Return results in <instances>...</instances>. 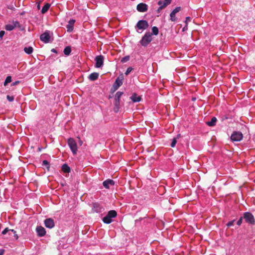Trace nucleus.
Listing matches in <instances>:
<instances>
[{
	"label": "nucleus",
	"instance_id": "nucleus-7",
	"mask_svg": "<svg viewBox=\"0 0 255 255\" xmlns=\"http://www.w3.org/2000/svg\"><path fill=\"white\" fill-rule=\"evenodd\" d=\"M16 27H20L19 22L13 21L11 23L6 24L5 26V29L8 31H11Z\"/></svg>",
	"mask_w": 255,
	"mask_h": 255
},
{
	"label": "nucleus",
	"instance_id": "nucleus-40",
	"mask_svg": "<svg viewBox=\"0 0 255 255\" xmlns=\"http://www.w3.org/2000/svg\"><path fill=\"white\" fill-rule=\"evenodd\" d=\"M4 33H5V32H4V31H1L0 32V37L1 38H2V37L3 36L4 34Z\"/></svg>",
	"mask_w": 255,
	"mask_h": 255
},
{
	"label": "nucleus",
	"instance_id": "nucleus-47",
	"mask_svg": "<svg viewBox=\"0 0 255 255\" xmlns=\"http://www.w3.org/2000/svg\"><path fill=\"white\" fill-rule=\"evenodd\" d=\"M39 7H40V5H39V4H38V8L39 9Z\"/></svg>",
	"mask_w": 255,
	"mask_h": 255
},
{
	"label": "nucleus",
	"instance_id": "nucleus-10",
	"mask_svg": "<svg viewBox=\"0 0 255 255\" xmlns=\"http://www.w3.org/2000/svg\"><path fill=\"white\" fill-rule=\"evenodd\" d=\"M40 40L44 43H48L49 41L50 35L48 31H45L40 36Z\"/></svg>",
	"mask_w": 255,
	"mask_h": 255
},
{
	"label": "nucleus",
	"instance_id": "nucleus-5",
	"mask_svg": "<svg viewBox=\"0 0 255 255\" xmlns=\"http://www.w3.org/2000/svg\"><path fill=\"white\" fill-rule=\"evenodd\" d=\"M243 138V134L240 131H234L231 136V139L233 141H241Z\"/></svg>",
	"mask_w": 255,
	"mask_h": 255
},
{
	"label": "nucleus",
	"instance_id": "nucleus-4",
	"mask_svg": "<svg viewBox=\"0 0 255 255\" xmlns=\"http://www.w3.org/2000/svg\"><path fill=\"white\" fill-rule=\"evenodd\" d=\"M244 218L246 222L249 224L254 225L255 223L254 217L250 212H245L244 214Z\"/></svg>",
	"mask_w": 255,
	"mask_h": 255
},
{
	"label": "nucleus",
	"instance_id": "nucleus-35",
	"mask_svg": "<svg viewBox=\"0 0 255 255\" xmlns=\"http://www.w3.org/2000/svg\"><path fill=\"white\" fill-rule=\"evenodd\" d=\"M243 218L242 217L240 218V219L238 221L237 224L238 226H240L242 223Z\"/></svg>",
	"mask_w": 255,
	"mask_h": 255
},
{
	"label": "nucleus",
	"instance_id": "nucleus-37",
	"mask_svg": "<svg viewBox=\"0 0 255 255\" xmlns=\"http://www.w3.org/2000/svg\"><path fill=\"white\" fill-rule=\"evenodd\" d=\"M42 165L45 166L49 165V162L48 161L44 160L42 161Z\"/></svg>",
	"mask_w": 255,
	"mask_h": 255
},
{
	"label": "nucleus",
	"instance_id": "nucleus-3",
	"mask_svg": "<svg viewBox=\"0 0 255 255\" xmlns=\"http://www.w3.org/2000/svg\"><path fill=\"white\" fill-rule=\"evenodd\" d=\"M68 144L73 154H76L77 151V145L76 141L73 138H70L68 140Z\"/></svg>",
	"mask_w": 255,
	"mask_h": 255
},
{
	"label": "nucleus",
	"instance_id": "nucleus-15",
	"mask_svg": "<svg viewBox=\"0 0 255 255\" xmlns=\"http://www.w3.org/2000/svg\"><path fill=\"white\" fill-rule=\"evenodd\" d=\"M75 22L74 19H71L69 21V23L67 25L66 27L68 32H71L73 29V25Z\"/></svg>",
	"mask_w": 255,
	"mask_h": 255
},
{
	"label": "nucleus",
	"instance_id": "nucleus-34",
	"mask_svg": "<svg viewBox=\"0 0 255 255\" xmlns=\"http://www.w3.org/2000/svg\"><path fill=\"white\" fill-rule=\"evenodd\" d=\"M8 231H10V230H9L8 228H5L4 230L2 232V234L5 235L7 233Z\"/></svg>",
	"mask_w": 255,
	"mask_h": 255
},
{
	"label": "nucleus",
	"instance_id": "nucleus-13",
	"mask_svg": "<svg viewBox=\"0 0 255 255\" xmlns=\"http://www.w3.org/2000/svg\"><path fill=\"white\" fill-rule=\"evenodd\" d=\"M36 231L37 233V235L39 237H43L46 234L45 229L41 226L37 227Z\"/></svg>",
	"mask_w": 255,
	"mask_h": 255
},
{
	"label": "nucleus",
	"instance_id": "nucleus-12",
	"mask_svg": "<svg viewBox=\"0 0 255 255\" xmlns=\"http://www.w3.org/2000/svg\"><path fill=\"white\" fill-rule=\"evenodd\" d=\"M45 226L49 229H51L54 226V222L53 219L51 218L46 219L44 221Z\"/></svg>",
	"mask_w": 255,
	"mask_h": 255
},
{
	"label": "nucleus",
	"instance_id": "nucleus-30",
	"mask_svg": "<svg viewBox=\"0 0 255 255\" xmlns=\"http://www.w3.org/2000/svg\"><path fill=\"white\" fill-rule=\"evenodd\" d=\"M7 100L9 102H12L14 100V97L9 95L6 96Z\"/></svg>",
	"mask_w": 255,
	"mask_h": 255
},
{
	"label": "nucleus",
	"instance_id": "nucleus-1",
	"mask_svg": "<svg viewBox=\"0 0 255 255\" xmlns=\"http://www.w3.org/2000/svg\"><path fill=\"white\" fill-rule=\"evenodd\" d=\"M117 215L115 210L110 211L106 216L103 218V221L106 224H110L112 222V218H115Z\"/></svg>",
	"mask_w": 255,
	"mask_h": 255
},
{
	"label": "nucleus",
	"instance_id": "nucleus-2",
	"mask_svg": "<svg viewBox=\"0 0 255 255\" xmlns=\"http://www.w3.org/2000/svg\"><path fill=\"white\" fill-rule=\"evenodd\" d=\"M152 34L149 32H146L140 41L141 45L146 46L152 41Z\"/></svg>",
	"mask_w": 255,
	"mask_h": 255
},
{
	"label": "nucleus",
	"instance_id": "nucleus-32",
	"mask_svg": "<svg viewBox=\"0 0 255 255\" xmlns=\"http://www.w3.org/2000/svg\"><path fill=\"white\" fill-rule=\"evenodd\" d=\"M132 68L128 67L125 73L126 75H128L132 71Z\"/></svg>",
	"mask_w": 255,
	"mask_h": 255
},
{
	"label": "nucleus",
	"instance_id": "nucleus-21",
	"mask_svg": "<svg viewBox=\"0 0 255 255\" xmlns=\"http://www.w3.org/2000/svg\"><path fill=\"white\" fill-rule=\"evenodd\" d=\"M62 170L65 173H69L70 171V167L66 164H64L62 165Z\"/></svg>",
	"mask_w": 255,
	"mask_h": 255
},
{
	"label": "nucleus",
	"instance_id": "nucleus-9",
	"mask_svg": "<svg viewBox=\"0 0 255 255\" xmlns=\"http://www.w3.org/2000/svg\"><path fill=\"white\" fill-rule=\"evenodd\" d=\"M104 56L102 55H99L96 57L95 61L96 64L95 67L96 68H100L101 67L104 63Z\"/></svg>",
	"mask_w": 255,
	"mask_h": 255
},
{
	"label": "nucleus",
	"instance_id": "nucleus-28",
	"mask_svg": "<svg viewBox=\"0 0 255 255\" xmlns=\"http://www.w3.org/2000/svg\"><path fill=\"white\" fill-rule=\"evenodd\" d=\"M165 3L163 2V0H159L158 2V4L160 6V8H164L166 7L167 6H164Z\"/></svg>",
	"mask_w": 255,
	"mask_h": 255
},
{
	"label": "nucleus",
	"instance_id": "nucleus-43",
	"mask_svg": "<svg viewBox=\"0 0 255 255\" xmlns=\"http://www.w3.org/2000/svg\"><path fill=\"white\" fill-rule=\"evenodd\" d=\"M4 252V250H1L0 251V255H3Z\"/></svg>",
	"mask_w": 255,
	"mask_h": 255
},
{
	"label": "nucleus",
	"instance_id": "nucleus-36",
	"mask_svg": "<svg viewBox=\"0 0 255 255\" xmlns=\"http://www.w3.org/2000/svg\"><path fill=\"white\" fill-rule=\"evenodd\" d=\"M128 60H129V57H124V58L122 59L121 61H122V62H126L127 61H128Z\"/></svg>",
	"mask_w": 255,
	"mask_h": 255
},
{
	"label": "nucleus",
	"instance_id": "nucleus-33",
	"mask_svg": "<svg viewBox=\"0 0 255 255\" xmlns=\"http://www.w3.org/2000/svg\"><path fill=\"white\" fill-rule=\"evenodd\" d=\"M234 221H235V220H233L232 221L228 222L227 224V226L228 227H231V226H233L234 224Z\"/></svg>",
	"mask_w": 255,
	"mask_h": 255
},
{
	"label": "nucleus",
	"instance_id": "nucleus-26",
	"mask_svg": "<svg viewBox=\"0 0 255 255\" xmlns=\"http://www.w3.org/2000/svg\"><path fill=\"white\" fill-rule=\"evenodd\" d=\"M11 82V77L10 76H8L6 78L5 81L3 83L4 86H6L9 83Z\"/></svg>",
	"mask_w": 255,
	"mask_h": 255
},
{
	"label": "nucleus",
	"instance_id": "nucleus-27",
	"mask_svg": "<svg viewBox=\"0 0 255 255\" xmlns=\"http://www.w3.org/2000/svg\"><path fill=\"white\" fill-rule=\"evenodd\" d=\"M158 28L156 26H153L152 28V34L157 35L158 34Z\"/></svg>",
	"mask_w": 255,
	"mask_h": 255
},
{
	"label": "nucleus",
	"instance_id": "nucleus-41",
	"mask_svg": "<svg viewBox=\"0 0 255 255\" xmlns=\"http://www.w3.org/2000/svg\"><path fill=\"white\" fill-rule=\"evenodd\" d=\"M19 83V81H16L12 83L11 85L12 86H15V85H17V84H18Z\"/></svg>",
	"mask_w": 255,
	"mask_h": 255
},
{
	"label": "nucleus",
	"instance_id": "nucleus-45",
	"mask_svg": "<svg viewBox=\"0 0 255 255\" xmlns=\"http://www.w3.org/2000/svg\"><path fill=\"white\" fill-rule=\"evenodd\" d=\"M185 29H186L185 27H184L183 28V30H184Z\"/></svg>",
	"mask_w": 255,
	"mask_h": 255
},
{
	"label": "nucleus",
	"instance_id": "nucleus-29",
	"mask_svg": "<svg viewBox=\"0 0 255 255\" xmlns=\"http://www.w3.org/2000/svg\"><path fill=\"white\" fill-rule=\"evenodd\" d=\"M177 143L176 139L175 138H173L172 142L171 143V146L174 147Z\"/></svg>",
	"mask_w": 255,
	"mask_h": 255
},
{
	"label": "nucleus",
	"instance_id": "nucleus-39",
	"mask_svg": "<svg viewBox=\"0 0 255 255\" xmlns=\"http://www.w3.org/2000/svg\"><path fill=\"white\" fill-rule=\"evenodd\" d=\"M191 20V18L190 17H186V20H185V23H186V25L187 24V22L188 21H190Z\"/></svg>",
	"mask_w": 255,
	"mask_h": 255
},
{
	"label": "nucleus",
	"instance_id": "nucleus-22",
	"mask_svg": "<svg viewBox=\"0 0 255 255\" xmlns=\"http://www.w3.org/2000/svg\"><path fill=\"white\" fill-rule=\"evenodd\" d=\"M24 51L26 53L30 54L33 52V49L31 46L25 47L24 48Z\"/></svg>",
	"mask_w": 255,
	"mask_h": 255
},
{
	"label": "nucleus",
	"instance_id": "nucleus-46",
	"mask_svg": "<svg viewBox=\"0 0 255 255\" xmlns=\"http://www.w3.org/2000/svg\"><path fill=\"white\" fill-rule=\"evenodd\" d=\"M80 144L81 145V144H82V142L81 141L80 142Z\"/></svg>",
	"mask_w": 255,
	"mask_h": 255
},
{
	"label": "nucleus",
	"instance_id": "nucleus-18",
	"mask_svg": "<svg viewBox=\"0 0 255 255\" xmlns=\"http://www.w3.org/2000/svg\"><path fill=\"white\" fill-rule=\"evenodd\" d=\"M99 75V73H92L89 76V79L92 81H95L98 78Z\"/></svg>",
	"mask_w": 255,
	"mask_h": 255
},
{
	"label": "nucleus",
	"instance_id": "nucleus-25",
	"mask_svg": "<svg viewBox=\"0 0 255 255\" xmlns=\"http://www.w3.org/2000/svg\"><path fill=\"white\" fill-rule=\"evenodd\" d=\"M71 52V49L70 46L66 47L64 49V53L65 55H69Z\"/></svg>",
	"mask_w": 255,
	"mask_h": 255
},
{
	"label": "nucleus",
	"instance_id": "nucleus-19",
	"mask_svg": "<svg viewBox=\"0 0 255 255\" xmlns=\"http://www.w3.org/2000/svg\"><path fill=\"white\" fill-rule=\"evenodd\" d=\"M217 119L215 117H213L210 121L206 123L207 125L210 127L214 126L216 125Z\"/></svg>",
	"mask_w": 255,
	"mask_h": 255
},
{
	"label": "nucleus",
	"instance_id": "nucleus-14",
	"mask_svg": "<svg viewBox=\"0 0 255 255\" xmlns=\"http://www.w3.org/2000/svg\"><path fill=\"white\" fill-rule=\"evenodd\" d=\"M115 184L114 181L111 179H108L103 182V186L107 189L110 188V185H114Z\"/></svg>",
	"mask_w": 255,
	"mask_h": 255
},
{
	"label": "nucleus",
	"instance_id": "nucleus-6",
	"mask_svg": "<svg viewBox=\"0 0 255 255\" xmlns=\"http://www.w3.org/2000/svg\"><path fill=\"white\" fill-rule=\"evenodd\" d=\"M148 26L149 24L146 20H140L137 22L135 27L138 29L143 30L148 28Z\"/></svg>",
	"mask_w": 255,
	"mask_h": 255
},
{
	"label": "nucleus",
	"instance_id": "nucleus-31",
	"mask_svg": "<svg viewBox=\"0 0 255 255\" xmlns=\"http://www.w3.org/2000/svg\"><path fill=\"white\" fill-rule=\"evenodd\" d=\"M163 2L165 3L164 4V6H167L168 4H169L171 2V0H163Z\"/></svg>",
	"mask_w": 255,
	"mask_h": 255
},
{
	"label": "nucleus",
	"instance_id": "nucleus-20",
	"mask_svg": "<svg viewBox=\"0 0 255 255\" xmlns=\"http://www.w3.org/2000/svg\"><path fill=\"white\" fill-rule=\"evenodd\" d=\"M50 6V4L49 3H45L42 8L41 12L42 13H46L49 9Z\"/></svg>",
	"mask_w": 255,
	"mask_h": 255
},
{
	"label": "nucleus",
	"instance_id": "nucleus-8",
	"mask_svg": "<svg viewBox=\"0 0 255 255\" xmlns=\"http://www.w3.org/2000/svg\"><path fill=\"white\" fill-rule=\"evenodd\" d=\"M181 10L180 6L176 7L174 9L170 14V20L171 21H176L177 20V17L176 14Z\"/></svg>",
	"mask_w": 255,
	"mask_h": 255
},
{
	"label": "nucleus",
	"instance_id": "nucleus-38",
	"mask_svg": "<svg viewBox=\"0 0 255 255\" xmlns=\"http://www.w3.org/2000/svg\"><path fill=\"white\" fill-rule=\"evenodd\" d=\"M10 231L13 233V234H14V237H15L16 239H17L18 238V237L17 235L16 234V231H15L13 230H10Z\"/></svg>",
	"mask_w": 255,
	"mask_h": 255
},
{
	"label": "nucleus",
	"instance_id": "nucleus-16",
	"mask_svg": "<svg viewBox=\"0 0 255 255\" xmlns=\"http://www.w3.org/2000/svg\"><path fill=\"white\" fill-rule=\"evenodd\" d=\"M123 84V78H120V77L117 78L116 79L115 84L114 87L117 89L119 87H120Z\"/></svg>",
	"mask_w": 255,
	"mask_h": 255
},
{
	"label": "nucleus",
	"instance_id": "nucleus-42",
	"mask_svg": "<svg viewBox=\"0 0 255 255\" xmlns=\"http://www.w3.org/2000/svg\"><path fill=\"white\" fill-rule=\"evenodd\" d=\"M163 8H160V6H159V7H158V8L157 9V12L158 13H159L160 12L161 10Z\"/></svg>",
	"mask_w": 255,
	"mask_h": 255
},
{
	"label": "nucleus",
	"instance_id": "nucleus-17",
	"mask_svg": "<svg viewBox=\"0 0 255 255\" xmlns=\"http://www.w3.org/2000/svg\"><path fill=\"white\" fill-rule=\"evenodd\" d=\"M130 99L132 100L133 102H138L141 100V97L137 95L136 94L134 93L130 97Z\"/></svg>",
	"mask_w": 255,
	"mask_h": 255
},
{
	"label": "nucleus",
	"instance_id": "nucleus-23",
	"mask_svg": "<svg viewBox=\"0 0 255 255\" xmlns=\"http://www.w3.org/2000/svg\"><path fill=\"white\" fill-rule=\"evenodd\" d=\"M120 101H115V106L114 108V110L115 112H118L120 109Z\"/></svg>",
	"mask_w": 255,
	"mask_h": 255
},
{
	"label": "nucleus",
	"instance_id": "nucleus-44",
	"mask_svg": "<svg viewBox=\"0 0 255 255\" xmlns=\"http://www.w3.org/2000/svg\"><path fill=\"white\" fill-rule=\"evenodd\" d=\"M51 51L53 52H54V53H56L57 52L56 50L55 49H54V48L52 49Z\"/></svg>",
	"mask_w": 255,
	"mask_h": 255
},
{
	"label": "nucleus",
	"instance_id": "nucleus-24",
	"mask_svg": "<svg viewBox=\"0 0 255 255\" xmlns=\"http://www.w3.org/2000/svg\"><path fill=\"white\" fill-rule=\"evenodd\" d=\"M123 92H122L118 91V92H117V93L116 94V95H115V101H120V99H121L122 96L123 95Z\"/></svg>",
	"mask_w": 255,
	"mask_h": 255
},
{
	"label": "nucleus",
	"instance_id": "nucleus-11",
	"mask_svg": "<svg viewBox=\"0 0 255 255\" xmlns=\"http://www.w3.org/2000/svg\"><path fill=\"white\" fill-rule=\"evenodd\" d=\"M136 9L139 12H145L147 10V5L145 3H140L137 4Z\"/></svg>",
	"mask_w": 255,
	"mask_h": 255
}]
</instances>
